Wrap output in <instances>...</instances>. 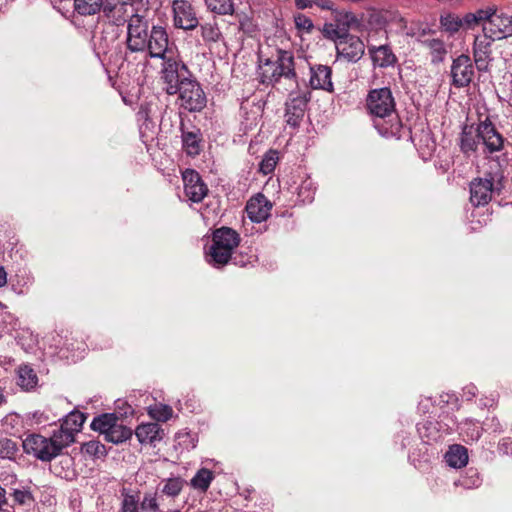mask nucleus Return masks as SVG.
Returning <instances> with one entry per match:
<instances>
[{
  "label": "nucleus",
  "mask_w": 512,
  "mask_h": 512,
  "mask_svg": "<svg viewBox=\"0 0 512 512\" xmlns=\"http://www.w3.org/2000/svg\"><path fill=\"white\" fill-rule=\"evenodd\" d=\"M480 143L484 146V153L489 154L502 150L504 145V138L487 114H479L477 126L465 124L460 133L459 147L463 154L470 156L475 153Z\"/></svg>",
  "instance_id": "2"
},
{
  "label": "nucleus",
  "mask_w": 512,
  "mask_h": 512,
  "mask_svg": "<svg viewBox=\"0 0 512 512\" xmlns=\"http://www.w3.org/2000/svg\"><path fill=\"white\" fill-rule=\"evenodd\" d=\"M422 142H425V146L427 148L426 153L430 155L432 153V151L435 150L436 144H435V141L432 140L431 133L429 130H422L421 138L419 139V144H418L420 148H422V145H421Z\"/></svg>",
  "instance_id": "53"
},
{
  "label": "nucleus",
  "mask_w": 512,
  "mask_h": 512,
  "mask_svg": "<svg viewBox=\"0 0 512 512\" xmlns=\"http://www.w3.org/2000/svg\"><path fill=\"white\" fill-rule=\"evenodd\" d=\"M161 79L165 84V92L168 95H175L182 87V83L187 82L193 75L182 61H177L173 57L163 60L161 69Z\"/></svg>",
  "instance_id": "5"
},
{
  "label": "nucleus",
  "mask_w": 512,
  "mask_h": 512,
  "mask_svg": "<svg viewBox=\"0 0 512 512\" xmlns=\"http://www.w3.org/2000/svg\"><path fill=\"white\" fill-rule=\"evenodd\" d=\"M499 191L500 188L494 186L492 178H475L470 183V202L475 207L484 206Z\"/></svg>",
  "instance_id": "15"
},
{
  "label": "nucleus",
  "mask_w": 512,
  "mask_h": 512,
  "mask_svg": "<svg viewBox=\"0 0 512 512\" xmlns=\"http://www.w3.org/2000/svg\"><path fill=\"white\" fill-rule=\"evenodd\" d=\"M214 479L212 471L206 468H201L197 471L194 477L190 480V485L194 489L206 492Z\"/></svg>",
  "instance_id": "35"
},
{
  "label": "nucleus",
  "mask_w": 512,
  "mask_h": 512,
  "mask_svg": "<svg viewBox=\"0 0 512 512\" xmlns=\"http://www.w3.org/2000/svg\"><path fill=\"white\" fill-rule=\"evenodd\" d=\"M336 53L337 59L357 63L364 56L365 44L360 37L347 33L337 41Z\"/></svg>",
  "instance_id": "8"
},
{
  "label": "nucleus",
  "mask_w": 512,
  "mask_h": 512,
  "mask_svg": "<svg viewBox=\"0 0 512 512\" xmlns=\"http://www.w3.org/2000/svg\"><path fill=\"white\" fill-rule=\"evenodd\" d=\"M166 512H181L179 509H171V510H168Z\"/></svg>",
  "instance_id": "64"
},
{
  "label": "nucleus",
  "mask_w": 512,
  "mask_h": 512,
  "mask_svg": "<svg viewBox=\"0 0 512 512\" xmlns=\"http://www.w3.org/2000/svg\"><path fill=\"white\" fill-rule=\"evenodd\" d=\"M483 32L492 41L512 36V16L494 12L489 22L483 24Z\"/></svg>",
  "instance_id": "13"
},
{
  "label": "nucleus",
  "mask_w": 512,
  "mask_h": 512,
  "mask_svg": "<svg viewBox=\"0 0 512 512\" xmlns=\"http://www.w3.org/2000/svg\"><path fill=\"white\" fill-rule=\"evenodd\" d=\"M81 452L93 457H104L106 456L105 446L96 440L88 441L82 444Z\"/></svg>",
  "instance_id": "42"
},
{
  "label": "nucleus",
  "mask_w": 512,
  "mask_h": 512,
  "mask_svg": "<svg viewBox=\"0 0 512 512\" xmlns=\"http://www.w3.org/2000/svg\"><path fill=\"white\" fill-rule=\"evenodd\" d=\"M119 417L116 412L113 413H102L92 420L90 424V428L93 431L99 432L106 436V434L109 432L111 428H113V425L115 422H118Z\"/></svg>",
  "instance_id": "31"
},
{
  "label": "nucleus",
  "mask_w": 512,
  "mask_h": 512,
  "mask_svg": "<svg viewBox=\"0 0 512 512\" xmlns=\"http://www.w3.org/2000/svg\"><path fill=\"white\" fill-rule=\"evenodd\" d=\"M366 107L373 117V126L386 138L401 139L404 127L396 112V103L388 87L372 89L366 98Z\"/></svg>",
  "instance_id": "1"
},
{
  "label": "nucleus",
  "mask_w": 512,
  "mask_h": 512,
  "mask_svg": "<svg viewBox=\"0 0 512 512\" xmlns=\"http://www.w3.org/2000/svg\"><path fill=\"white\" fill-rule=\"evenodd\" d=\"M221 31L216 23L201 25V36L206 43H215L221 37Z\"/></svg>",
  "instance_id": "44"
},
{
  "label": "nucleus",
  "mask_w": 512,
  "mask_h": 512,
  "mask_svg": "<svg viewBox=\"0 0 512 512\" xmlns=\"http://www.w3.org/2000/svg\"><path fill=\"white\" fill-rule=\"evenodd\" d=\"M132 414H133V409H132V407H131V406H129V405H126V408H125L124 412H123V413H121V416H125V417H127L128 415H132Z\"/></svg>",
  "instance_id": "62"
},
{
  "label": "nucleus",
  "mask_w": 512,
  "mask_h": 512,
  "mask_svg": "<svg viewBox=\"0 0 512 512\" xmlns=\"http://www.w3.org/2000/svg\"><path fill=\"white\" fill-rule=\"evenodd\" d=\"M172 10L176 28L194 30L199 25L194 7L188 0H174Z\"/></svg>",
  "instance_id": "10"
},
{
  "label": "nucleus",
  "mask_w": 512,
  "mask_h": 512,
  "mask_svg": "<svg viewBox=\"0 0 512 512\" xmlns=\"http://www.w3.org/2000/svg\"><path fill=\"white\" fill-rule=\"evenodd\" d=\"M146 43V52L150 58H159L162 60L168 58L166 53L168 52L169 37L164 27L158 25L152 26Z\"/></svg>",
  "instance_id": "16"
},
{
  "label": "nucleus",
  "mask_w": 512,
  "mask_h": 512,
  "mask_svg": "<svg viewBox=\"0 0 512 512\" xmlns=\"http://www.w3.org/2000/svg\"><path fill=\"white\" fill-rule=\"evenodd\" d=\"M257 261V256L255 254H248L243 251H237L235 249L232 254L230 263H233L239 267H247L248 265H253Z\"/></svg>",
  "instance_id": "47"
},
{
  "label": "nucleus",
  "mask_w": 512,
  "mask_h": 512,
  "mask_svg": "<svg viewBox=\"0 0 512 512\" xmlns=\"http://www.w3.org/2000/svg\"><path fill=\"white\" fill-rule=\"evenodd\" d=\"M172 413V408L165 404H156L149 408V415L156 421L165 422L171 418Z\"/></svg>",
  "instance_id": "45"
},
{
  "label": "nucleus",
  "mask_w": 512,
  "mask_h": 512,
  "mask_svg": "<svg viewBox=\"0 0 512 512\" xmlns=\"http://www.w3.org/2000/svg\"><path fill=\"white\" fill-rule=\"evenodd\" d=\"M422 46L429 50L432 64L438 65L444 62L448 50L446 48L445 42L442 39L431 38L428 40H423Z\"/></svg>",
  "instance_id": "28"
},
{
  "label": "nucleus",
  "mask_w": 512,
  "mask_h": 512,
  "mask_svg": "<svg viewBox=\"0 0 512 512\" xmlns=\"http://www.w3.org/2000/svg\"><path fill=\"white\" fill-rule=\"evenodd\" d=\"M185 196L194 203H200L208 194V187L201 175L194 169H186L182 172Z\"/></svg>",
  "instance_id": "11"
},
{
  "label": "nucleus",
  "mask_w": 512,
  "mask_h": 512,
  "mask_svg": "<svg viewBox=\"0 0 512 512\" xmlns=\"http://www.w3.org/2000/svg\"><path fill=\"white\" fill-rule=\"evenodd\" d=\"M149 24L144 16L132 14L128 20L126 48L132 53L146 52Z\"/></svg>",
  "instance_id": "6"
},
{
  "label": "nucleus",
  "mask_w": 512,
  "mask_h": 512,
  "mask_svg": "<svg viewBox=\"0 0 512 512\" xmlns=\"http://www.w3.org/2000/svg\"><path fill=\"white\" fill-rule=\"evenodd\" d=\"M85 420L86 414L78 410H73L64 417L61 424L66 430L75 436L79 431H81Z\"/></svg>",
  "instance_id": "33"
},
{
  "label": "nucleus",
  "mask_w": 512,
  "mask_h": 512,
  "mask_svg": "<svg viewBox=\"0 0 512 512\" xmlns=\"http://www.w3.org/2000/svg\"><path fill=\"white\" fill-rule=\"evenodd\" d=\"M437 423L439 424L443 436L452 433L455 429H458L459 426L456 417L450 413L440 414Z\"/></svg>",
  "instance_id": "41"
},
{
  "label": "nucleus",
  "mask_w": 512,
  "mask_h": 512,
  "mask_svg": "<svg viewBox=\"0 0 512 512\" xmlns=\"http://www.w3.org/2000/svg\"><path fill=\"white\" fill-rule=\"evenodd\" d=\"M336 21L338 25L345 27L346 32H348L349 28L355 27L359 23L357 16L352 12L338 13Z\"/></svg>",
  "instance_id": "50"
},
{
  "label": "nucleus",
  "mask_w": 512,
  "mask_h": 512,
  "mask_svg": "<svg viewBox=\"0 0 512 512\" xmlns=\"http://www.w3.org/2000/svg\"><path fill=\"white\" fill-rule=\"evenodd\" d=\"M7 306L0 301V310L6 309Z\"/></svg>",
  "instance_id": "63"
},
{
  "label": "nucleus",
  "mask_w": 512,
  "mask_h": 512,
  "mask_svg": "<svg viewBox=\"0 0 512 512\" xmlns=\"http://www.w3.org/2000/svg\"><path fill=\"white\" fill-rule=\"evenodd\" d=\"M109 0H75L74 12L80 16H93L110 10Z\"/></svg>",
  "instance_id": "22"
},
{
  "label": "nucleus",
  "mask_w": 512,
  "mask_h": 512,
  "mask_svg": "<svg viewBox=\"0 0 512 512\" xmlns=\"http://www.w3.org/2000/svg\"><path fill=\"white\" fill-rule=\"evenodd\" d=\"M417 432L423 442L430 444L437 442L444 436L439 428L437 420H425L417 424Z\"/></svg>",
  "instance_id": "24"
},
{
  "label": "nucleus",
  "mask_w": 512,
  "mask_h": 512,
  "mask_svg": "<svg viewBox=\"0 0 512 512\" xmlns=\"http://www.w3.org/2000/svg\"><path fill=\"white\" fill-rule=\"evenodd\" d=\"M462 27H465L467 29H471L478 25L477 18L473 13H467L463 18H461Z\"/></svg>",
  "instance_id": "55"
},
{
  "label": "nucleus",
  "mask_w": 512,
  "mask_h": 512,
  "mask_svg": "<svg viewBox=\"0 0 512 512\" xmlns=\"http://www.w3.org/2000/svg\"><path fill=\"white\" fill-rule=\"evenodd\" d=\"M295 5L298 9H307L313 7L314 0H294Z\"/></svg>",
  "instance_id": "58"
},
{
  "label": "nucleus",
  "mask_w": 512,
  "mask_h": 512,
  "mask_svg": "<svg viewBox=\"0 0 512 512\" xmlns=\"http://www.w3.org/2000/svg\"><path fill=\"white\" fill-rule=\"evenodd\" d=\"M510 444L511 443H510L509 439H503L498 444L499 452L502 453V454H508L509 453Z\"/></svg>",
  "instance_id": "59"
},
{
  "label": "nucleus",
  "mask_w": 512,
  "mask_h": 512,
  "mask_svg": "<svg viewBox=\"0 0 512 512\" xmlns=\"http://www.w3.org/2000/svg\"><path fill=\"white\" fill-rule=\"evenodd\" d=\"M111 4L109 11H103V16L115 26H121L125 22H127V18L129 17L126 14V3L118 2L116 0H109Z\"/></svg>",
  "instance_id": "29"
},
{
  "label": "nucleus",
  "mask_w": 512,
  "mask_h": 512,
  "mask_svg": "<svg viewBox=\"0 0 512 512\" xmlns=\"http://www.w3.org/2000/svg\"><path fill=\"white\" fill-rule=\"evenodd\" d=\"M477 393V388L474 385H468L463 389V397L467 401H471Z\"/></svg>",
  "instance_id": "56"
},
{
  "label": "nucleus",
  "mask_w": 512,
  "mask_h": 512,
  "mask_svg": "<svg viewBox=\"0 0 512 512\" xmlns=\"http://www.w3.org/2000/svg\"><path fill=\"white\" fill-rule=\"evenodd\" d=\"M22 446L27 454H31L43 462H49L55 458L54 449L50 448V440L40 434H29L22 441Z\"/></svg>",
  "instance_id": "12"
},
{
  "label": "nucleus",
  "mask_w": 512,
  "mask_h": 512,
  "mask_svg": "<svg viewBox=\"0 0 512 512\" xmlns=\"http://www.w3.org/2000/svg\"><path fill=\"white\" fill-rule=\"evenodd\" d=\"M258 75L260 83L275 85L281 78L296 79L295 61L291 51L268 48L258 52Z\"/></svg>",
  "instance_id": "3"
},
{
  "label": "nucleus",
  "mask_w": 512,
  "mask_h": 512,
  "mask_svg": "<svg viewBox=\"0 0 512 512\" xmlns=\"http://www.w3.org/2000/svg\"><path fill=\"white\" fill-rule=\"evenodd\" d=\"M18 452V445L9 438L0 439V459L12 460Z\"/></svg>",
  "instance_id": "43"
},
{
  "label": "nucleus",
  "mask_w": 512,
  "mask_h": 512,
  "mask_svg": "<svg viewBox=\"0 0 512 512\" xmlns=\"http://www.w3.org/2000/svg\"><path fill=\"white\" fill-rule=\"evenodd\" d=\"M435 31L429 28L428 26L425 27H418V28H411L410 31L407 32V35L410 37H414L418 43L423 45V40L430 39V34H434Z\"/></svg>",
  "instance_id": "51"
},
{
  "label": "nucleus",
  "mask_w": 512,
  "mask_h": 512,
  "mask_svg": "<svg viewBox=\"0 0 512 512\" xmlns=\"http://www.w3.org/2000/svg\"><path fill=\"white\" fill-rule=\"evenodd\" d=\"M279 160L278 151L270 149L265 153L259 164V171L264 175L272 173Z\"/></svg>",
  "instance_id": "38"
},
{
  "label": "nucleus",
  "mask_w": 512,
  "mask_h": 512,
  "mask_svg": "<svg viewBox=\"0 0 512 512\" xmlns=\"http://www.w3.org/2000/svg\"><path fill=\"white\" fill-rule=\"evenodd\" d=\"M459 434L463 437L466 443L477 442L483 432V428L479 421L467 418L458 426Z\"/></svg>",
  "instance_id": "27"
},
{
  "label": "nucleus",
  "mask_w": 512,
  "mask_h": 512,
  "mask_svg": "<svg viewBox=\"0 0 512 512\" xmlns=\"http://www.w3.org/2000/svg\"><path fill=\"white\" fill-rule=\"evenodd\" d=\"M7 505L6 490L0 485V510Z\"/></svg>",
  "instance_id": "60"
},
{
  "label": "nucleus",
  "mask_w": 512,
  "mask_h": 512,
  "mask_svg": "<svg viewBox=\"0 0 512 512\" xmlns=\"http://www.w3.org/2000/svg\"><path fill=\"white\" fill-rule=\"evenodd\" d=\"M308 99L305 96H297L286 103V123L291 127H298L303 120L307 108Z\"/></svg>",
  "instance_id": "19"
},
{
  "label": "nucleus",
  "mask_w": 512,
  "mask_h": 512,
  "mask_svg": "<svg viewBox=\"0 0 512 512\" xmlns=\"http://www.w3.org/2000/svg\"><path fill=\"white\" fill-rule=\"evenodd\" d=\"M140 508L143 512H158L157 492H146L143 498H140Z\"/></svg>",
  "instance_id": "46"
},
{
  "label": "nucleus",
  "mask_w": 512,
  "mask_h": 512,
  "mask_svg": "<svg viewBox=\"0 0 512 512\" xmlns=\"http://www.w3.org/2000/svg\"><path fill=\"white\" fill-rule=\"evenodd\" d=\"M368 51L374 66L387 68L394 66L397 62V57L389 45L371 46Z\"/></svg>",
  "instance_id": "23"
},
{
  "label": "nucleus",
  "mask_w": 512,
  "mask_h": 512,
  "mask_svg": "<svg viewBox=\"0 0 512 512\" xmlns=\"http://www.w3.org/2000/svg\"><path fill=\"white\" fill-rule=\"evenodd\" d=\"M132 436L131 428L124 426L123 424H119L115 422L113 428L109 430V432L104 437L106 441L111 442L113 444H120Z\"/></svg>",
  "instance_id": "34"
},
{
  "label": "nucleus",
  "mask_w": 512,
  "mask_h": 512,
  "mask_svg": "<svg viewBox=\"0 0 512 512\" xmlns=\"http://www.w3.org/2000/svg\"><path fill=\"white\" fill-rule=\"evenodd\" d=\"M121 506L119 512H140V490L122 487Z\"/></svg>",
  "instance_id": "25"
},
{
  "label": "nucleus",
  "mask_w": 512,
  "mask_h": 512,
  "mask_svg": "<svg viewBox=\"0 0 512 512\" xmlns=\"http://www.w3.org/2000/svg\"><path fill=\"white\" fill-rule=\"evenodd\" d=\"M135 435L141 444L154 445L164 436V430L158 423H145L137 426Z\"/></svg>",
  "instance_id": "21"
},
{
  "label": "nucleus",
  "mask_w": 512,
  "mask_h": 512,
  "mask_svg": "<svg viewBox=\"0 0 512 512\" xmlns=\"http://www.w3.org/2000/svg\"><path fill=\"white\" fill-rule=\"evenodd\" d=\"M332 70L325 65H318L311 68L310 86L313 89H322L333 92L334 87L331 80Z\"/></svg>",
  "instance_id": "20"
},
{
  "label": "nucleus",
  "mask_w": 512,
  "mask_h": 512,
  "mask_svg": "<svg viewBox=\"0 0 512 512\" xmlns=\"http://www.w3.org/2000/svg\"><path fill=\"white\" fill-rule=\"evenodd\" d=\"M491 42L490 37L477 36L473 45L474 62L479 71H487L488 64L491 61Z\"/></svg>",
  "instance_id": "18"
},
{
  "label": "nucleus",
  "mask_w": 512,
  "mask_h": 512,
  "mask_svg": "<svg viewBox=\"0 0 512 512\" xmlns=\"http://www.w3.org/2000/svg\"><path fill=\"white\" fill-rule=\"evenodd\" d=\"M161 483L163 484L161 488L162 494L175 498L181 493L186 482L181 477H172L162 480Z\"/></svg>",
  "instance_id": "36"
},
{
  "label": "nucleus",
  "mask_w": 512,
  "mask_h": 512,
  "mask_svg": "<svg viewBox=\"0 0 512 512\" xmlns=\"http://www.w3.org/2000/svg\"><path fill=\"white\" fill-rule=\"evenodd\" d=\"M440 24L442 28L450 34H454L462 28L461 18L452 13L442 15L440 17Z\"/></svg>",
  "instance_id": "40"
},
{
  "label": "nucleus",
  "mask_w": 512,
  "mask_h": 512,
  "mask_svg": "<svg viewBox=\"0 0 512 512\" xmlns=\"http://www.w3.org/2000/svg\"><path fill=\"white\" fill-rule=\"evenodd\" d=\"M451 84L456 88L467 87L474 77V66L470 57L461 54L452 62L450 69Z\"/></svg>",
  "instance_id": "9"
},
{
  "label": "nucleus",
  "mask_w": 512,
  "mask_h": 512,
  "mask_svg": "<svg viewBox=\"0 0 512 512\" xmlns=\"http://www.w3.org/2000/svg\"><path fill=\"white\" fill-rule=\"evenodd\" d=\"M11 496L14 503L18 505H30L35 501L29 488L13 489Z\"/></svg>",
  "instance_id": "49"
},
{
  "label": "nucleus",
  "mask_w": 512,
  "mask_h": 512,
  "mask_svg": "<svg viewBox=\"0 0 512 512\" xmlns=\"http://www.w3.org/2000/svg\"><path fill=\"white\" fill-rule=\"evenodd\" d=\"M17 384L26 391L34 389L38 384V376L29 365H21L17 370Z\"/></svg>",
  "instance_id": "32"
},
{
  "label": "nucleus",
  "mask_w": 512,
  "mask_h": 512,
  "mask_svg": "<svg viewBox=\"0 0 512 512\" xmlns=\"http://www.w3.org/2000/svg\"><path fill=\"white\" fill-rule=\"evenodd\" d=\"M316 187L311 179L302 181L298 188V196L303 202L310 203L314 199Z\"/></svg>",
  "instance_id": "48"
},
{
  "label": "nucleus",
  "mask_w": 512,
  "mask_h": 512,
  "mask_svg": "<svg viewBox=\"0 0 512 512\" xmlns=\"http://www.w3.org/2000/svg\"><path fill=\"white\" fill-rule=\"evenodd\" d=\"M182 149L189 157H197L203 149V134L201 129L195 125L187 126L180 123Z\"/></svg>",
  "instance_id": "14"
},
{
  "label": "nucleus",
  "mask_w": 512,
  "mask_h": 512,
  "mask_svg": "<svg viewBox=\"0 0 512 512\" xmlns=\"http://www.w3.org/2000/svg\"><path fill=\"white\" fill-rule=\"evenodd\" d=\"M294 22L297 29L307 33H310L314 28L312 20L304 14L295 15Z\"/></svg>",
  "instance_id": "52"
},
{
  "label": "nucleus",
  "mask_w": 512,
  "mask_h": 512,
  "mask_svg": "<svg viewBox=\"0 0 512 512\" xmlns=\"http://www.w3.org/2000/svg\"><path fill=\"white\" fill-rule=\"evenodd\" d=\"M445 458L449 466L462 468L468 463V451L464 446L454 444L450 446Z\"/></svg>",
  "instance_id": "30"
},
{
  "label": "nucleus",
  "mask_w": 512,
  "mask_h": 512,
  "mask_svg": "<svg viewBox=\"0 0 512 512\" xmlns=\"http://www.w3.org/2000/svg\"><path fill=\"white\" fill-rule=\"evenodd\" d=\"M322 33L324 37L334 41L337 46V41L342 40V37H344L348 32H346L345 27H341L338 24L325 23L322 28Z\"/></svg>",
  "instance_id": "39"
},
{
  "label": "nucleus",
  "mask_w": 512,
  "mask_h": 512,
  "mask_svg": "<svg viewBox=\"0 0 512 512\" xmlns=\"http://www.w3.org/2000/svg\"><path fill=\"white\" fill-rule=\"evenodd\" d=\"M313 5H316L322 10H332L334 3L331 0H314Z\"/></svg>",
  "instance_id": "57"
},
{
  "label": "nucleus",
  "mask_w": 512,
  "mask_h": 512,
  "mask_svg": "<svg viewBox=\"0 0 512 512\" xmlns=\"http://www.w3.org/2000/svg\"><path fill=\"white\" fill-rule=\"evenodd\" d=\"M177 94H179L181 106L189 112H200L206 107V94L193 76L187 82L182 83Z\"/></svg>",
  "instance_id": "7"
},
{
  "label": "nucleus",
  "mask_w": 512,
  "mask_h": 512,
  "mask_svg": "<svg viewBox=\"0 0 512 512\" xmlns=\"http://www.w3.org/2000/svg\"><path fill=\"white\" fill-rule=\"evenodd\" d=\"M240 241V234L236 230L227 226L216 228L211 235V244L205 251L207 263L216 269H223L230 263Z\"/></svg>",
  "instance_id": "4"
},
{
  "label": "nucleus",
  "mask_w": 512,
  "mask_h": 512,
  "mask_svg": "<svg viewBox=\"0 0 512 512\" xmlns=\"http://www.w3.org/2000/svg\"><path fill=\"white\" fill-rule=\"evenodd\" d=\"M207 8L218 15H232L234 13L233 0H205Z\"/></svg>",
  "instance_id": "37"
},
{
  "label": "nucleus",
  "mask_w": 512,
  "mask_h": 512,
  "mask_svg": "<svg viewBox=\"0 0 512 512\" xmlns=\"http://www.w3.org/2000/svg\"><path fill=\"white\" fill-rule=\"evenodd\" d=\"M7 283V273L4 267L0 266V287H3Z\"/></svg>",
  "instance_id": "61"
},
{
  "label": "nucleus",
  "mask_w": 512,
  "mask_h": 512,
  "mask_svg": "<svg viewBox=\"0 0 512 512\" xmlns=\"http://www.w3.org/2000/svg\"><path fill=\"white\" fill-rule=\"evenodd\" d=\"M50 448L54 449L55 457L60 455L61 451L75 441V436L64 428L61 424L58 430L53 431L49 438Z\"/></svg>",
  "instance_id": "26"
},
{
  "label": "nucleus",
  "mask_w": 512,
  "mask_h": 512,
  "mask_svg": "<svg viewBox=\"0 0 512 512\" xmlns=\"http://www.w3.org/2000/svg\"><path fill=\"white\" fill-rule=\"evenodd\" d=\"M496 9H493L491 7H488L486 9H478L473 14L477 18L478 23H482V25L485 22H489V19L492 17Z\"/></svg>",
  "instance_id": "54"
},
{
  "label": "nucleus",
  "mask_w": 512,
  "mask_h": 512,
  "mask_svg": "<svg viewBox=\"0 0 512 512\" xmlns=\"http://www.w3.org/2000/svg\"><path fill=\"white\" fill-rule=\"evenodd\" d=\"M271 209V202L263 194H257L250 198L245 207L248 218L256 223L265 221L269 217Z\"/></svg>",
  "instance_id": "17"
}]
</instances>
